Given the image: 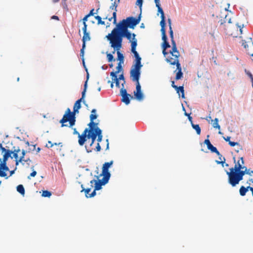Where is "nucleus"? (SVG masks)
Returning <instances> with one entry per match:
<instances>
[{"label":"nucleus","instance_id":"de8ad7c7","mask_svg":"<svg viewBox=\"0 0 253 253\" xmlns=\"http://www.w3.org/2000/svg\"><path fill=\"white\" fill-rule=\"evenodd\" d=\"M143 0H137L136 4L138 5L139 7L141 8L142 5Z\"/></svg>","mask_w":253,"mask_h":253},{"label":"nucleus","instance_id":"8fccbe9b","mask_svg":"<svg viewBox=\"0 0 253 253\" xmlns=\"http://www.w3.org/2000/svg\"><path fill=\"white\" fill-rule=\"evenodd\" d=\"M96 190H95V189H94V190L92 192V193L91 194H88V197L91 198V197L95 196L96 195Z\"/></svg>","mask_w":253,"mask_h":253},{"label":"nucleus","instance_id":"774afa93","mask_svg":"<svg viewBox=\"0 0 253 253\" xmlns=\"http://www.w3.org/2000/svg\"><path fill=\"white\" fill-rule=\"evenodd\" d=\"M248 54L251 55V60L253 61V53H251V52H250L248 50Z\"/></svg>","mask_w":253,"mask_h":253},{"label":"nucleus","instance_id":"f3484780","mask_svg":"<svg viewBox=\"0 0 253 253\" xmlns=\"http://www.w3.org/2000/svg\"><path fill=\"white\" fill-rule=\"evenodd\" d=\"M170 64L173 65H176L177 70H178V72L176 73L175 76V80H178L181 79L183 77V73L182 72V69L179 62H177L175 60L172 62V64Z\"/></svg>","mask_w":253,"mask_h":253},{"label":"nucleus","instance_id":"f8f14e48","mask_svg":"<svg viewBox=\"0 0 253 253\" xmlns=\"http://www.w3.org/2000/svg\"><path fill=\"white\" fill-rule=\"evenodd\" d=\"M109 180V179L107 178L105 179V177H103L101 179H98L97 180L95 179L92 180L90 181V183H91V187H93L92 184L94 183L95 190H100L102 188V186L104 185L107 183Z\"/></svg>","mask_w":253,"mask_h":253},{"label":"nucleus","instance_id":"09e8293b","mask_svg":"<svg viewBox=\"0 0 253 253\" xmlns=\"http://www.w3.org/2000/svg\"><path fill=\"white\" fill-rule=\"evenodd\" d=\"M6 176V173L3 170H2L0 168V176L1 177H5Z\"/></svg>","mask_w":253,"mask_h":253},{"label":"nucleus","instance_id":"3c124183","mask_svg":"<svg viewBox=\"0 0 253 253\" xmlns=\"http://www.w3.org/2000/svg\"><path fill=\"white\" fill-rule=\"evenodd\" d=\"M247 174H248L250 176H252L253 175V170H251L250 169H248L247 168Z\"/></svg>","mask_w":253,"mask_h":253},{"label":"nucleus","instance_id":"a878e982","mask_svg":"<svg viewBox=\"0 0 253 253\" xmlns=\"http://www.w3.org/2000/svg\"><path fill=\"white\" fill-rule=\"evenodd\" d=\"M135 34L133 33L132 34V40L131 41V50H133L134 51V50L136 49V47L137 46V40L135 39Z\"/></svg>","mask_w":253,"mask_h":253},{"label":"nucleus","instance_id":"f257e3e1","mask_svg":"<svg viewBox=\"0 0 253 253\" xmlns=\"http://www.w3.org/2000/svg\"><path fill=\"white\" fill-rule=\"evenodd\" d=\"M131 36L132 34L128 31V29L116 26L106 37L109 42H113L115 46L120 47H122L123 37H126L130 41Z\"/></svg>","mask_w":253,"mask_h":253},{"label":"nucleus","instance_id":"a211bd4d","mask_svg":"<svg viewBox=\"0 0 253 253\" xmlns=\"http://www.w3.org/2000/svg\"><path fill=\"white\" fill-rule=\"evenodd\" d=\"M0 150H1L3 154V161L6 162L8 158L11 157V155L12 153V151L10 150H7L5 148L3 147L1 144L0 143Z\"/></svg>","mask_w":253,"mask_h":253},{"label":"nucleus","instance_id":"ddd939ff","mask_svg":"<svg viewBox=\"0 0 253 253\" xmlns=\"http://www.w3.org/2000/svg\"><path fill=\"white\" fill-rule=\"evenodd\" d=\"M88 131V128H85L83 131V132L81 134L76 129V128L74 129V134L78 135L79 137L78 143L80 146H83L84 145L85 142L86 141V133H87Z\"/></svg>","mask_w":253,"mask_h":253},{"label":"nucleus","instance_id":"9d476101","mask_svg":"<svg viewBox=\"0 0 253 253\" xmlns=\"http://www.w3.org/2000/svg\"><path fill=\"white\" fill-rule=\"evenodd\" d=\"M130 78L133 82L136 83V91L134 92V95L137 100H141L143 98V95L141 90V85L139 82V78H138L137 80L134 79V77H130Z\"/></svg>","mask_w":253,"mask_h":253},{"label":"nucleus","instance_id":"bf43d9fd","mask_svg":"<svg viewBox=\"0 0 253 253\" xmlns=\"http://www.w3.org/2000/svg\"><path fill=\"white\" fill-rule=\"evenodd\" d=\"M171 42L172 46H176V44L175 41L174 40V39H171Z\"/></svg>","mask_w":253,"mask_h":253},{"label":"nucleus","instance_id":"69168bd1","mask_svg":"<svg viewBox=\"0 0 253 253\" xmlns=\"http://www.w3.org/2000/svg\"><path fill=\"white\" fill-rule=\"evenodd\" d=\"M84 49H81L80 52V56L82 57H84Z\"/></svg>","mask_w":253,"mask_h":253},{"label":"nucleus","instance_id":"dca6fc26","mask_svg":"<svg viewBox=\"0 0 253 253\" xmlns=\"http://www.w3.org/2000/svg\"><path fill=\"white\" fill-rule=\"evenodd\" d=\"M111 47L114 49V50L112 51L113 54H115L116 51H117V55H118V60L120 61V63H123L124 56L122 53L120 52V50L122 47H116L113 43V42H109Z\"/></svg>","mask_w":253,"mask_h":253},{"label":"nucleus","instance_id":"39448f33","mask_svg":"<svg viewBox=\"0 0 253 253\" xmlns=\"http://www.w3.org/2000/svg\"><path fill=\"white\" fill-rule=\"evenodd\" d=\"M226 174L228 176V182L232 187L236 186L243 179V176L236 173V171H227Z\"/></svg>","mask_w":253,"mask_h":253},{"label":"nucleus","instance_id":"4c0bfd02","mask_svg":"<svg viewBox=\"0 0 253 253\" xmlns=\"http://www.w3.org/2000/svg\"><path fill=\"white\" fill-rule=\"evenodd\" d=\"M42 195L44 197H49L51 195V193L47 190H44L42 191Z\"/></svg>","mask_w":253,"mask_h":253},{"label":"nucleus","instance_id":"9b49d317","mask_svg":"<svg viewBox=\"0 0 253 253\" xmlns=\"http://www.w3.org/2000/svg\"><path fill=\"white\" fill-rule=\"evenodd\" d=\"M113 161H111L109 162H106L103 165L102 173L100 174V176H103L105 179H110L111 174L109 171V169L113 165Z\"/></svg>","mask_w":253,"mask_h":253},{"label":"nucleus","instance_id":"6e6552de","mask_svg":"<svg viewBox=\"0 0 253 253\" xmlns=\"http://www.w3.org/2000/svg\"><path fill=\"white\" fill-rule=\"evenodd\" d=\"M161 31L162 35V40L163 41L162 48H163V53L164 55L166 57L167 55H169V52L166 51V49L170 47V45L167 41V37L166 33V29L165 28H161Z\"/></svg>","mask_w":253,"mask_h":253},{"label":"nucleus","instance_id":"c9c22d12","mask_svg":"<svg viewBox=\"0 0 253 253\" xmlns=\"http://www.w3.org/2000/svg\"><path fill=\"white\" fill-rule=\"evenodd\" d=\"M90 40L89 34L87 32L84 33V36L82 41H88Z\"/></svg>","mask_w":253,"mask_h":253},{"label":"nucleus","instance_id":"052dcab7","mask_svg":"<svg viewBox=\"0 0 253 253\" xmlns=\"http://www.w3.org/2000/svg\"><path fill=\"white\" fill-rule=\"evenodd\" d=\"M230 138H231L230 136H227L226 137H223L224 139L226 141L228 142V143H229V141H230Z\"/></svg>","mask_w":253,"mask_h":253},{"label":"nucleus","instance_id":"393cba45","mask_svg":"<svg viewBox=\"0 0 253 253\" xmlns=\"http://www.w3.org/2000/svg\"><path fill=\"white\" fill-rule=\"evenodd\" d=\"M122 70L121 63L119 62L117 67V71L115 72H111L110 73V76L112 77H115V76H117V74L119 73Z\"/></svg>","mask_w":253,"mask_h":253},{"label":"nucleus","instance_id":"f03ea898","mask_svg":"<svg viewBox=\"0 0 253 253\" xmlns=\"http://www.w3.org/2000/svg\"><path fill=\"white\" fill-rule=\"evenodd\" d=\"M81 108V104L80 101L77 100L74 104L73 112H71L70 108H67L62 119L59 122L61 124V127L67 126V125L65 124V123L67 122H69L70 127H72L74 126L76 122L75 115L76 113H79V110Z\"/></svg>","mask_w":253,"mask_h":253},{"label":"nucleus","instance_id":"e433bc0d","mask_svg":"<svg viewBox=\"0 0 253 253\" xmlns=\"http://www.w3.org/2000/svg\"><path fill=\"white\" fill-rule=\"evenodd\" d=\"M244 169H245V170H243V169H241V170H239V171H236V173H237L238 174H239V175H242L244 176V175L245 174H246L247 173V167H244Z\"/></svg>","mask_w":253,"mask_h":253},{"label":"nucleus","instance_id":"6ab92c4d","mask_svg":"<svg viewBox=\"0 0 253 253\" xmlns=\"http://www.w3.org/2000/svg\"><path fill=\"white\" fill-rule=\"evenodd\" d=\"M111 1H113L114 0H111ZM120 0H118L117 1L116 0H114V2L112 4V5L110 6V9H114V11L113 12V23L114 24H116L117 21V14L116 12L117 11V7L118 6V3L120 2Z\"/></svg>","mask_w":253,"mask_h":253},{"label":"nucleus","instance_id":"5701e85b","mask_svg":"<svg viewBox=\"0 0 253 253\" xmlns=\"http://www.w3.org/2000/svg\"><path fill=\"white\" fill-rule=\"evenodd\" d=\"M89 117H90V122L88 124V126H89V128L98 127L97 126V124H98L94 122V121H93L95 119H96L97 118V115L96 114H91Z\"/></svg>","mask_w":253,"mask_h":253},{"label":"nucleus","instance_id":"a19ab883","mask_svg":"<svg viewBox=\"0 0 253 253\" xmlns=\"http://www.w3.org/2000/svg\"><path fill=\"white\" fill-rule=\"evenodd\" d=\"M112 80L114 81V82L115 83L116 87L120 88V83H119V81L118 80V79H117V76H115V77H112Z\"/></svg>","mask_w":253,"mask_h":253},{"label":"nucleus","instance_id":"4468645a","mask_svg":"<svg viewBox=\"0 0 253 253\" xmlns=\"http://www.w3.org/2000/svg\"><path fill=\"white\" fill-rule=\"evenodd\" d=\"M97 135H98V133H96V128H88V131L87 133H86V139H91V141L89 144V147H91L94 143L96 138H97Z\"/></svg>","mask_w":253,"mask_h":253},{"label":"nucleus","instance_id":"6e6d98bb","mask_svg":"<svg viewBox=\"0 0 253 253\" xmlns=\"http://www.w3.org/2000/svg\"><path fill=\"white\" fill-rule=\"evenodd\" d=\"M131 52L134 54V55L135 58L136 57H138L139 56V55L138 52L136 51V49L134 50V51H133V50H131Z\"/></svg>","mask_w":253,"mask_h":253},{"label":"nucleus","instance_id":"603ef678","mask_svg":"<svg viewBox=\"0 0 253 253\" xmlns=\"http://www.w3.org/2000/svg\"><path fill=\"white\" fill-rule=\"evenodd\" d=\"M83 31L84 33L87 32V25L85 22H84V27L83 28Z\"/></svg>","mask_w":253,"mask_h":253},{"label":"nucleus","instance_id":"7ed1b4c3","mask_svg":"<svg viewBox=\"0 0 253 253\" xmlns=\"http://www.w3.org/2000/svg\"><path fill=\"white\" fill-rule=\"evenodd\" d=\"M224 30L227 35L232 36L233 37H238L242 34V27L237 24H232L230 18H227L226 15L224 22Z\"/></svg>","mask_w":253,"mask_h":253},{"label":"nucleus","instance_id":"473e14b6","mask_svg":"<svg viewBox=\"0 0 253 253\" xmlns=\"http://www.w3.org/2000/svg\"><path fill=\"white\" fill-rule=\"evenodd\" d=\"M81 187L82 188V190H81V192L84 191L85 194V197L86 198H88V194L91 191V188H86V189H85L84 187H83V185H81Z\"/></svg>","mask_w":253,"mask_h":253},{"label":"nucleus","instance_id":"423d86ee","mask_svg":"<svg viewBox=\"0 0 253 253\" xmlns=\"http://www.w3.org/2000/svg\"><path fill=\"white\" fill-rule=\"evenodd\" d=\"M142 65L141 62L135 61V63L132 65L130 71V77H134V79L137 80L140 77V70Z\"/></svg>","mask_w":253,"mask_h":253},{"label":"nucleus","instance_id":"4be33fe9","mask_svg":"<svg viewBox=\"0 0 253 253\" xmlns=\"http://www.w3.org/2000/svg\"><path fill=\"white\" fill-rule=\"evenodd\" d=\"M204 143L207 146L209 150H211V152L216 153V154H219V151L217 150L216 147L213 146L211 143L209 139H207L205 140Z\"/></svg>","mask_w":253,"mask_h":253},{"label":"nucleus","instance_id":"4d7b16f0","mask_svg":"<svg viewBox=\"0 0 253 253\" xmlns=\"http://www.w3.org/2000/svg\"><path fill=\"white\" fill-rule=\"evenodd\" d=\"M94 9H92L90 11L89 13L88 14H87V15L88 17H89V16H93V15L94 14Z\"/></svg>","mask_w":253,"mask_h":253},{"label":"nucleus","instance_id":"864d4df0","mask_svg":"<svg viewBox=\"0 0 253 253\" xmlns=\"http://www.w3.org/2000/svg\"><path fill=\"white\" fill-rule=\"evenodd\" d=\"M62 5L63 6V8L67 9V5L66 4V0H62Z\"/></svg>","mask_w":253,"mask_h":253},{"label":"nucleus","instance_id":"c756f323","mask_svg":"<svg viewBox=\"0 0 253 253\" xmlns=\"http://www.w3.org/2000/svg\"><path fill=\"white\" fill-rule=\"evenodd\" d=\"M211 122L213 121V123H212V126L214 128H218V129H220V126L218 124V120L217 118H215L214 120H211Z\"/></svg>","mask_w":253,"mask_h":253},{"label":"nucleus","instance_id":"20e7f679","mask_svg":"<svg viewBox=\"0 0 253 253\" xmlns=\"http://www.w3.org/2000/svg\"><path fill=\"white\" fill-rule=\"evenodd\" d=\"M141 20V13L137 18L133 17H128L125 19L121 21L116 25L117 26L128 29H134L135 26L138 24Z\"/></svg>","mask_w":253,"mask_h":253},{"label":"nucleus","instance_id":"58836bf2","mask_svg":"<svg viewBox=\"0 0 253 253\" xmlns=\"http://www.w3.org/2000/svg\"><path fill=\"white\" fill-rule=\"evenodd\" d=\"M95 18L97 20V24L98 25H105V22L103 21H102L101 17L99 16H95Z\"/></svg>","mask_w":253,"mask_h":253},{"label":"nucleus","instance_id":"72a5a7b5","mask_svg":"<svg viewBox=\"0 0 253 253\" xmlns=\"http://www.w3.org/2000/svg\"><path fill=\"white\" fill-rule=\"evenodd\" d=\"M218 156V158L220 160V161H216V163L217 164H221L222 165L225 162V159L224 157H222V156L219 152L218 154H217Z\"/></svg>","mask_w":253,"mask_h":253},{"label":"nucleus","instance_id":"49530a36","mask_svg":"<svg viewBox=\"0 0 253 253\" xmlns=\"http://www.w3.org/2000/svg\"><path fill=\"white\" fill-rule=\"evenodd\" d=\"M84 99V97H82L80 99H78V100H80L81 103L82 102L86 107H88V105L86 103V102Z\"/></svg>","mask_w":253,"mask_h":253},{"label":"nucleus","instance_id":"0e129e2a","mask_svg":"<svg viewBox=\"0 0 253 253\" xmlns=\"http://www.w3.org/2000/svg\"><path fill=\"white\" fill-rule=\"evenodd\" d=\"M85 148L87 153H90L92 152V149H89V148L87 146H85Z\"/></svg>","mask_w":253,"mask_h":253},{"label":"nucleus","instance_id":"bb28decb","mask_svg":"<svg viewBox=\"0 0 253 253\" xmlns=\"http://www.w3.org/2000/svg\"><path fill=\"white\" fill-rule=\"evenodd\" d=\"M96 133H98V135H97V140L98 141V143H99L102 141L103 138V136L102 134V130L99 127H96Z\"/></svg>","mask_w":253,"mask_h":253},{"label":"nucleus","instance_id":"2f4dec72","mask_svg":"<svg viewBox=\"0 0 253 253\" xmlns=\"http://www.w3.org/2000/svg\"><path fill=\"white\" fill-rule=\"evenodd\" d=\"M192 127L196 131L198 135H200L201 134V128L199 126V125H195L193 123H192L191 125Z\"/></svg>","mask_w":253,"mask_h":253},{"label":"nucleus","instance_id":"7c9ffc66","mask_svg":"<svg viewBox=\"0 0 253 253\" xmlns=\"http://www.w3.org/2000/svg\"><path fill=\"white\" fill-rule=\"evenodd\" d=\"M17 191L21 195L25 194V189L22 185H19L17 186Z\"/></svg>","mask_w":253,"mask_h":253},{"label":"nucleus","instance_id":"338daca9","mask_svg":"<svg viewBox=\"0 0 253 253\" xmlns=\"http://www.w3.org/2000/svg\"><path fill=\"white\" fill-rule=\"evenodd\" d=\"M85 88H84V90L82 91V97H85Z\"/></svg>","mask_w":253,"mask_h":253},{"label":"nucleus","instance_id":"412c9836","mask_svg":"<svg viewBox=\"0 0 253 253\" xmlns=\"http://www.w3.org/2000/svg\"><path fill=\"white\" fill-rule=\"evenodd\" d=\"M158 8V11L161 14V21L160 22V25L161 28L165 27V16L164 11L161 6H157Z\"/></svg>","mask_w":253,"mask_h":253},{"label":"nucleus","instance_id":"aec40b11","mask_svg":"<svg viewBox=\"0 0 253 253\" xmlns=\"http://www.w3.org/2000/svg\"><path fill=\"white\" fill-rule=\"evenodd\" d=\"M240 159L241 160V164L239 160L234 166V168H231L230 169V171H239L241 169H243L245 168L244 167H242V165L244 164V161L243 157H241Z\"/></svg>","mask_w":253,"mask_h":253},{"label":"nucleus","instance_id":"79ce46f5","mask_svg":"<svg viewBox=\"0 0 253 253\" xmlns=\"http://www.w3.org/2000/svg\"><path fill=\"white\" fill-rule=\"evenodd\" d=\"M107 57L108 62H112V61H115V59H114V56L113 55V53H108L107 54Z\"/></svg>","mask_w":253,"mask_h":253},{"label":"nucleus","instance_id":"a18cd8bd","mask_svg":"<svg viewBox=\"0 0 253 253\" xmlns=\"http://www.w3.org/2000/svg\"><path fill=\"white\" fill-rule=\"evenodd\" d=\"M169 36L170 38V40L173 39H174L173 32L171 26H170V28H169Z\"/></svg>","mask_w":253,"mask_h":253},{"label":"nucleus","instance_id":"c85d7f7f","mask_svg":"<svg viewBox=\"0 0 253 253\" xmlns=\"http://www.w3.org/2000/svg\"><path fill=\"white\" fill-rule=\"evenodd\" d=\"M247 192V189L244 186H241L239 189V193L241 196H244L246 195Z\"/></svg>","mask_w":253,"mask_h":253},{"label":"nucleus","instance_id":"37998d69","mask_svg":"<svg viewBox=\"0 0 253 253\" xmlns=\"http://www.w3.org/2000/svg\"><path fill=\"white\" fill-rule=\"evenodd\" d=\"M245 73H246V74L250 78L251 82L253 83V76L252 74V73L251 72H250L249 71H247L246 69H245Z\"/></svg>","mask_w":253,"mask_h":253},{"label":"nucleus","instance_id":"ea45409f","mask_svg":"<svg viewBox=\"0 0 253 253\" xmlns=\"http://www.w3.org/2000/svg\"><path fill=\"white\" fill-rule=\"evenodd\" d=\"M31 169L33 170V171L30 173V175L28 176V179H31V177H35L37 174V171L34 170V166H32Z\"/></svg>","mask_w":253,"mask_h":253},{"label":"nucleus","instance_id":"0eeeda50","mask_svg":"<svg viewBox=\"0 0 253 253\" xmlns=\"http://www.w3.org/2000/svg\"><path fill=\"white\" fill-rule=\"evenodd\" d=\"M169 53L173 57L169 55H167L166 58L167 62L172 64V62L175 60L177 62H179L178 57L180 56V53L177 50V46H172V49L169 51Z\"/></svg>","mask_w":253,"mask_h":253},{"label":"nucleus","instance_id":"1a4fd4ad","mask_svg":"<svg viewBox=\"0 0 253 253\" xmlns=\"http://www.w3.org/2000/svg\"><path fill=\"white\" fill-rule=\"evenodd\" d=\"M12 154H13V157L15 159L16 166H17L19 163L23 161L24 156L25 155V151L24 150L21 151L19 148H18L14 149V151H12Z\"/></svg>","mask_w":253,"mask_h":253},{"label":"nucleus","instance_id":"c03bdc74","mask_svg":"<svg viewBox=\"0 0 253 253\" xmlns=\"http://www.w3.org/2000/svg\"><path fill=\"white\" fill-rule=\"evenodd\" d=\"M229 144L231 146H232V147L235 146V145H238L240 147V149H242V147L240 145V144L238 142H232V141H229Z\"/></svg>","mask_w":253,"mask_h":253},{"label":"nucleus","instance_id":"2eb2a0df","mask_svg":"<svg viewBox=\"0 0 253 253\" xmlns=\"http://www.w3.org/2000/svg\"><path fill=\"white\" fill-rule=\"evenodd\" d=\"M120 94L122 96V101L124 102L126 105H128L130 103L129 98H132V96H131L129 94L127 93L126 90L123 87H122L120 90Z\"/></svg>","mask_w":253,"mask_h":253},{"label":"nucleus","instance_id":"f704fd0d","mask_svg":"<svg viewBox=\"0 0 253 253\" xmlns=\"http://www.w3.org/2000/svg\"><path fill=\"white\" fill-rule=\"evenodd\" d=\"M118 80H122L123 82L122 83V87H124V84L126 83L125 77L124 76L123 73H122L121 75H119V78L117 77Z\"/></svg>","mask_w":253,"mask_h":253},{"label":"nucleus","instance_id":"680f3d73","mask_svg":"<svg viewBox=\"0 0 253 253\" xmlns=\"http://www.w3.org/2000/svg\"><path fill=\"white\" fill-rule=\"evenodd\" d=\"M155 2L156 3V7L161 6V4L160 3V0H155Z\"/></svg>","mask_w":253,"mask_h":253},{"label":"nucleus","instance_id":"cd10ccee","mask_svg":"<svg viewBox=\"0 0 253 253\" xmlns=\"http://www.w3.org/2000/svg\"><path fill=\"white\" fill-rule=\"evenodd\" d=\"M0 168L2 169L3 170L7 171L9 170L8 168L6 166V162H2L1 159H0Z\"/></svg>","mask_w":253,"mask_h":253},{"label":"nucleus","instance_id":"e2e57ef3","mask_svg":"<svg viewBox=\"0 0 253 253\" xmlns=\"http://www.w3.org/2000/svg\"><path fill=\"white\" fill-rule=\"evenodd\" d=\"M242 45L245 48H246L247 47H248V44L246 42H245V41H243V43H242Z\"/></svg>","mask_w":253,"mask_h":253},{"label":"nucleus","instance_id":"13d9d810","mask_svg":"<svg viewBox=\"0 0 253 253\" xmlns=\"http://www.w3.org/2000/svg\"><path fill=\"white\" fill-rule=\"evenodd\" d=\"M48 143L49 144V145H50V146H48L47 144H46V147L48 148H51L54 146V144L50 141H48Z\"/></svg>","mask_w":253,"mask_h":253},{"label":"nucleus","instance_id":"5fc2aeb1","mask_svg":"<svg viewBox=\"0 0 253 253\" xmlns=\"http://www.w3.org/2000/svg\"><path fill=\"white\" fill-rule=\"evenodd\" d=\"M95 150L97 152H99L101 150V146L99 144V143H97V146L96 147V148L95 149Z\"/></svg>","mask_w":253,"mask_h":253},{"label":"nucleus","instance_id":"b1692460","mask_svg":"<svg viewBox=\"0 0 253 253\" xmlns=\"http://www.w3.org/2000/svg\"><path fill=\"white\" fill-rule=\"evenodd\" d=\"M171 86L176 90L177 93H178V90H180L181 93V97L182 98H185L184 89V87L183 86L178 87L177 85L174 84V81H171Z\"/></svg>","mask_w":253,"mask_h":253}]
</instances>
